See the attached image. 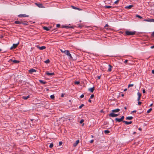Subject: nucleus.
Listing matches in <instances>:
<instances>
[{
	"mask_svg": "<svg viewBox=\"0 0 154 154\" xmlns=\"http://www.w3.org/2000/svg\"><path fill=\"white\" fill-rule=\"evenodd\" d=\"M136 33V32L134 31H129L128 30H126L125 32V35H134Z\"/></svg>",
	"mask_w": 154,
	"mask_h": 154,
	"instance_id": "1",
	"label": "nucleus"
},
{
	"mask_svg": "<svg viewBox=\"0 0 154 154\" xmlns=\"http://www.w3.org/2000/svg\"><path fill=\"white\" fill-rule=\"evenodd\" d=\"M109 116L112 117H116L119 115V114H115L114 112H112L109 114Z\"/></svg>",
	"mask_w": 154,
	"mask_h": 154,
	"instance_id": "2",
	"label": "nucleus"
},
{
	"mask_svg": "<svg viewBox=\"0 0 154 154\" xmlns=\"http://www.w3.org/2000/svg\"><path fill=\"white\" fill-rule=\"evenodd\" d=\"M69 57V59H72V57L71 55V54L70 53L69 51L68 50H67L66 53H65Z\"/></svg>",
	"mask_w": 154,
	"mask_h": 154,
	"instance_id": "3",
	"label": "nucleus"
},
{
	"mask_svg": "<svg viewBox=\"0 0 154 154\" xmlns=\"http://www.w3.org/2000/svg\"><path fill=\"white\" fill-rule=\"evenodd\" d=\"M143 21L146 22H154V19H144L143 20Z\"/></svg>",
	"mask_w": 154,
	"mask_h": 154,
	"instance_id": "4",
	"label": "nucleus"
},
{
	"mask_svg": "<svg viewBox=\"0 0 154 154\" xmlns=\"http://www.w3.org/2000/svg\"><path fill=\"white\" fill-rule=\"evenodd\" d=\"M19 42H18L17 44H13V45L12 46L11 48L10 49H12L13 48H16L17 47V46L19 45Z\"/></svg>",
	"mask_w": 154,
	"mask_h": 154,
	"instance_id": "5",
	"label": "nucleus"
},
{
	"mask_svg": "<svg viewBox=\"0 0 154 154\" xmlns=\"http://www.w3.org/2000/svg\"><path fill=\"white\" fill-rule=\"evenodd\" d=\"M29 16V15H26V14H20L18 15V17H28Z\"/></svg>",
	"mask_w": 154,
	"mask_h": 154,
	"instance_id": "6",
	"label": "nucleus"
},
{
	"mask_svg": "<svg viewBox=\"0 0 154 154\" xmlns=\"http://www.w3.org/2000/svg\"><path fill=\"white\" fill-rule=\"evenodd\" d=\"M36 72V70L33 69H30L29 70V72L31 74L33 72Z\"/></svg>",
	"mask_w": 154,
	"mask_h": 154,
	"instance_id": "7",
	"label": "nucleus"
},
{
	"mask_svg": "<svg viewBox=\"0 0 154 154\" xmlns=\"http://www.w3.org/2000/svg\"><path fill=\"white\" fill-rule=\"evenodd\" d=\"M11 61L12 62L14 63H18L20 62V61L19 60H13L12 59H10L9 61L10 62Z\"/></svg>",
	"mask_w": 154,
	"mask_h": 154,
	"instance_id": "8",
	"label": "nucleus"
},
{
	"mask_svg": "<svg viewBox=\"0 0 154 154\" xmlns=\"http://www.w3.org/2000/svg\"><path fill=\"white\" fill-rule=\"evenodd\" d=\"M46 74L48 75H54V72L49 73L48 72H46Z\"/></svg>",
	"mask_w": 154,
	"mask_h": 154,
	"instance_id": "9",
	"label": "nucleus"
},
{
	"mask_svg": "<svg viewBox=\"0 0 154 154\" xmlns=\"http://www.w3.org/2000/svg\"><path fill=\"white\" fill-rule=\"evenodd\" d=\"M137 94L138 96V97L137 98V100L138 101H139L140 100V97L141 96V94L139 92H138L137 93Z\"/></svg>",
	"mask_w": 154,
	"mask_h": 154,
	"instance_id": "10",
	"label": "nucleus"
},
{
	"mask_svg": "<svg viewBox=\"0 0 154 154\" xmlns=\"http://www.w3.org/2000/svg\"><path fill=\"white\" fill-rule=\"evenodd\" d=\"M120 111V109H116L112 110V112H119Z\"/></svg>",
	"mask_w": 154,
	"mask_h": 154,
	"instance_id": "11",
	"label": "nucleus"
},
{
	"mask_svg": "<svg viewBox=\"0 0 154 154\" xmlns=\"http://www.w3.org/2000/svg\"><path fill=\"white\" fill-rule=\"evenodd\" d=\"M108 66L109 67H108V71L110 72L112 70V66H111V65L110 64H109L108 65Z\"/></svg>",
	"mask_w": 154,
	"mask_h": 154,
	"instance_id": "12",
	"label": "nucleus"
},
{
	"mask_svg": "<svg viewBox=\"0 0 154 154\" xmlns=\"http://www.w3.org/2000/svg\"><path fill=\"white\" fill-rule=\"evenodd\" d=\"M123 122L125 123L126 125H129L132 123V121H130L129 122H128L126 121H123Z\"/></svg>",
	"mask_w": 154,
	"mask_h": 154,
	"instance_id": "13",
	"label": "nucleus"
},
{
	"mask_svg": "<svg viewBox=\"0 0 154 154\" xmlns=\"http://www.w3.org/2000/svg\"><path fill=\"white\" fill-rule=\"evenodd\" d=\"M115 120L116 121L118 122H120L122 121V120L121 119V118L119 119L118 118H116L115 119Z\"/></svg>",
	"mask_w": 154,
	"mask_h": 154,
	"instance_id": "14",
	"label": "nucleus"
},
{
	"mask_svg": "<svg viewBox=\"0 0 154 154\" xmlns=\"http://www.w3.org/2000/svg\"><path fill=\"white\" fill-rule=\"evenodd\" d=\"M79 140H76L75 142V143H74L73 144V146H76L77 144H78V143H79Z\"/></svg>",
	"mask_w": 154,
	"mask_h": 154,
	"instance_id": "15",
	"label": "nucleus"
},
{
	"mask_svg": "<svg viewBox=\"0 0 154 154\" xmlns=\"http://www.w3.org/2000/svg\"><path fill=\"white\" fill-rule=\"evenodd\" d=\"M38 48L40 50H42L45 49L46 48V47L45 46H42L41 47H38Z\"/></svg>",
	"mask_w": 154,
	"mask_h": 154,
	"instance_id": "16",
	"label": "nucleus"
},
{
	"mask_svg": "<svg viewBox=\"0 0 154 154\" xmlns=\"http://www.w3.org/2000/svg\"><path fill=\"white\" fill-rule=\"evenodd\" d=\"M22 24H23L24 25H27L28 24V23L26 21H25L24 22L22 21Z\"/></svg>",
	"mask_w": 154,
	"mask_h": 154,
	"instance_id": "17",
	"label": "nucleus"
},
{
	"mask_svg": "<svg viewBox=\"0 0 154 154\" xmlns=\"http://www.w3.org/2000/svg\"><path fill=\"white\" fill-rule=\"evenodd\" d=\"M14 23L16 24H21L22 23V21H15Z\"/></svg>",
	"mask_w": 154,
	"mask_h": 154,
	"instance_id": "18",
	"label": "nucleus"
},
{
	"mask_svg": "<svg viewBox=\"0 0 154 154\" xmlns=\"http://www.w3.org/2000/svg\"><path fill=\"white\" fill-rule=\"evenodd\" d=\"M133 7V5H130L128 6H126L125 7V8H128V9H131V8H132Z\"/></svg>",
	"mask_w": 154,
	"mask_h": 154,
	"instance_id": "19",
	"label": "nucleus"
},
{
	"mask_svg": "<svg viewBox=\"0 0 154 154\" xmlns=\"http://www.w3.org/2000/svg\"><path fill=\"white\" fill-rule=\"evenodd\" d=\"M133 118V117L132 116H128L126 118V119L127 120H131Z\"/></svg>",
	"mask_w": 154,
	"mask_h": 154,
	"instance_id": "20",
	"label": "nucleus"
},
{
	"mask_svg": "<svg viewBox=\"0 0 154 154\" xmlns=\"http://www.w3.org/2000/svg\"><path fill=\"white\" fill-rule=\"evenodd\" d=\"M94 90V87H93L92 88H91L89 89V90L92 93L93 92Z\"/></svg>",
	"mask_w": 154,
	"mask_h": 154,
	"instance_id": "21",
	"label": "nucleus"
},
{
	"mask_svg": "<svg viewBox=\"0 0 154 154\" xmlns=\"http://www.w3.org/2000/svg\"><path fill=\"white\" fill-rule=\"evenodd\" d=\"M36 5L39 8H42L43 5H42L41 4H37L36 3Z\"/></svg>",
	"mask_w": 154,
	"mask_h": 154,
	"instance_id": "22",
	"label": "nucleus"
},
{
	"mask_svg": "<svg viewBox=\"0 0 154 154\" xmlns=\"http://www.w3.org/2000/svg\"><path fill=\"white\" fill-rule=\"evenodd\" d=\"M43 29L44 30H46L47 31H48L50 30L49 29V28H48V27H46V26H44V27H43Z\"/></svg>",
	"mask_w": 154,
	"mask_h": 154,
	"instance_id": "23",
	"label": "nucleus"
},
{
	"mask_svg": "<svg viewBox=\"0 0 154 154\" xmlns=\"http://www.w3.org/2000/svg\"><path fill=\"white\" fill-rule=\"evenodd\" d=\"M62 27L63 28H72V26H63Z\"/></svg>",
	"mask_w": 154,
	"mask_h": 154,
	"instance_id": "24",
	"label": "nucleus"
},
{
	"mask_svg": "<svg viewBox=\"0 0 154 154\" xmlns=\"http://www.w3.org/2000/svg\"><path fill=\"white\" fill-rule=\"evenodd\" d=\"M29 95H28L26 97H25V96H23L22 97V98L23 99H24V100H26L28 98H29Z\"/></svg>",
	"mask_w": 154,
	"mask_h": 154,
	"instance_id": "25",
	"label": "nucleus"
},
{
	"mask_svg": "<svg viewBox=\"0 0 154 154\" xmlns=\"http://www.w3.org/2000/svg\"><path fill=\"white\" fill-rule=\"evenodd\" d=\"M39 81L40 83L42 84H45L46 83V82L45 81H44L42 80H39Z\"/></svg>",
	"mask_w": 154,
	"mask_h": 154,
	"instance_id": "26",
	"label": "nucleus"
},
{
	"mask_svg": "<svg viewBox=\"0 0 154 154\" xmlns=\"http://www.w3.org/2000/svg\"><path fill=\"white\" fill-rule=\"evenodd\" d=\"M72 7L74 9H77V10H80L81 9L79 8H76V7H75L73 6H72Z\"/></svg>",
	"mask_w": 154,
	"mask_h": 154,
	"instance_id": "27",
	"label": "nucleus"
},
{
	"mask_svg": "<svg viewBox=\"0 0 154 154\" xmlns=\"http://www.w3.org/2000/svg\"><path fill=\"white\" fill-rule=\"evenodd\" d=\"M104 133L105 134H108L109 133V132H110V131H109V130H105L104 131Z\"/></svg>",
	"mask_w": 154,
	"mask_h": 154,
	"instance_id": "28",
	"label": "nucleus"
},
{
	"mask_svg": "<svg viewBox=\"0 0 154 154\" xmlns=\"http://www.w3.org/2000/svg\"><path fill=\"white\" fill-rule=\"evenodd\" d=\"M49 62L50 60L49 59H48L45 61V63H49Z\"/></svg>",
	"mask_w": 154,
	"mask_h": 154,
	"instance_id": "29",
	"label": "nucleus"
},
{
	"mask_svg": "<svg viewBox=\"0 0 154 154\" xmlns=\"http://www.w3.org/2000/svg\"><path fill=\"white\" fill-rule=\"evenodd\" d=\"M105 7L107 8H112V7L110 6H105Z\"/></svg>",
	"mask_w": 154,
	"mask_h": 154,
	"instance_id": "30",
	"label": "nucleus"
},
{
	"mask_svg": "<svg viewBox=\"0 0 154 154\" xmlns=\"http://www.w3.org/2000/svg\"><path fill=\"white\" fill-rule=\"evenodd\" d=\"M53 145H54V144H53V143H51L50 145H49V147L50 148H52L53 147Z\"/></svg>",
	"mask_w": 154,
	"mask_h": 154,
	"instance_id": "31",
	"label": "nucleus"
},
{
	"mask_svg": "<svg viewBox=\"0 0 154 154\" xmlns=\"http://www.w3.org/2000/svg\"><path fill=\"white\" fill-rule=\"evenodd\" d=\"M152 108L149 109L148 110H147V113H149L152 111Z\"/></svg>",
	"mask_w": 154,
	"mask_h": 154,
	"instance_id": "32",
	"label": "nucleus"
},
{
	"mask_svg": "<svg viewBox=\"0 0 154 154\" xmlns=\"http://www.w3.org/2000/svg\"><path fill=\"white\" fill-rule=\"evenodd\" d=\"M51 98L52 99H54V95H52L50 96Z\"/></svg>",
	"mask_w": 154,
	"mask_h": 154,
	"instance_id": "33",
	"label": "nucleus"
},
{
	"mask_svg": "<svg viewBox=\"0 0 154 154\" xmlns=\"http://www.w3.org/2000/svg\"><path fill=\"white\" fill-rule=\"evenodd\" d=\"M136 17H137L138 18H140V19H142V17L140 16L139 15H136Z\"/></svg>",
	"mask_w": 154,
	"mask_h": 154,
	"instance_id": "34",
	"label": "nucleus"
},
{
	"mask_svg": "<svg viewBox=\"0 0 154 154\" xmlns=\"http://www.w3.org/2000/svg\"><path fill=\"white\" fill-rule=\"evenodd\" d=\"M84 106V104H81L79 107V108L81 109L82 108V107Z\"/></svg>",
	"mask_w": 154,
	"mask_h": 154,
	"instance_id": "35",
	"label": "nucleus"
},
{
	"mask_svg": "<svg viewBox=\"0 0 154 154\" xmlns=\"http://www.w3.org/2000/svg\"><path fill=\"white\" fill-rule=\"evenodd\" d=\"M75 84L79 85L80 84V82L79 81L75 82L74 83Z\"/></svg>",
	"mask_w": 154,
	"mask_h": 154,
	"instance_id": "36",
	"label": "nucleus"
},
{
	"mask_svg": "<svg viewBox=\"0 0 154 154\" xmlns=\"http://www.w3.org/2000/svg\"><path fill=\"white\" fill-rule=\"evenodd\" d=\"M134 86V85L133 84H129V85H128V88H129L130 87H132V86Z\"/></svg>",
	"mask_w": 154,
	"mask_h": 154,
	"instance_id": "37",
	"label": "nucleus"
},
{
	"mask_svg": "<svg viewBox=\"0 0 154 154\" xmlns=\"http://www.w3.org/2000/svg\"><path fill=\"white\" fill-rule=\"evenodd\" d=\"M60 51H61V52L62 53H65L67 50H65L64 51L62 49H60Z\"/></svg>",
	"mask_w": 154,
	"mask_h": 154,
	"instance_id": "38",
	"label": "nucleus"
},
{
	"mask_svg": "<svg viewBox=\"0 0 154 154\" xmlns=\"http://www.w3.org/2000/svg\"><path fill=\"white\" fill-rule=\"evenodd\" d=\"M94 95L93 94H91V96L90 99H92L94 97Z\"/></svg>",
	"mask_w": 154,
	"mask_h": 154,
	"instance_id": "39",
	"label": "nucleus"
},
{
	"mask_svg": "<svg viewBox=\"0 0 154 154\" xmlns=\"http://www.w3.org/2000/svg\"><path fill=\"white\" fill-rule=\"evenodd\" d=\"M84 122V120L83 119L81 120L80 122V123L81 124H82Z\"/></svg>",
	"mask_w": 154,
	"mask_h": 154,
	"instance_id": "40",
	"label": "nucleus"
},
{
	"mask_svg": "<svg viewBox=\"0 0 154 154\" xmlns=\"http://www.w3.org/2000/svg\"><path fill=\"white\" fill-rule=\"evenodd\" d=\"M124 119V116H122V117L121 118V119L122 120V121L123 122V120Z\"/></svg>",
	"mask_w": 154,
	"mask_h": 154,
	"instance_id": "41",
	"label": "nucleus"
},
{
	"mask_svg": "<svg viewBox=\"0 0 154 154\" xmlns=\"http://www.w3.org/2000/svg\"><path fill=\"white\" fill-rule=\"evenodd\" d=\"M119 1V0H117V1H116L115 2H114V3L115 4H117Z\"/></svg>",
	"mask_w": 154,
	"mask_h": 154,
	"instance_id": "42",
	"label": "nucleus"
},
{
	"mask_svg": "<svg viewBox=\"0 0 154 154\" xmlns=\"http://www.w3.org/2000/svg\"><path fill=\"white\" fill-rule=\"evenodd\" d=\"M56 26L57 27H59L60 26V24H57Z\"/></svg>",
	"mask_w": 154,
	"mask_h": 154,
	"instance_id": "43",
	"label": "nucleus"
},
{
	"mask_svg": "<svg viewBox=\"0 0 154 154\" xmlns=\"http://www.w3.org/2000/svg\"><path fill=\"white\" fill-rule=\"evenodd\" d=\"M84 97V95L83 94H82V95L80 96V97L81 98H83Z\"/></svg>",
	"mask_w": 154,
	"mask_h": 154,
	"instance_id": "44",
	"label": "nucleus"
},
{
	"mask_svg": "<svg viewBox=\"0 0 154 154\" xmlns=\"http://www.w3.org/2000/svg\"><path fill=\"white\" fill-rule=\"evenodd\" d=\"M141 103H142L141 102L139 101H138V104L139 105H140L141 104Z\"/></svg>",
	"mask_w": 154,
	"mask_h": 154,
	"instance_id": "45",
	"label": "nucleus"
},
{
	"mask_svg": "<svg viewBox=\"0 0 154 154\" xmlns=\"http://www.w3.org/2000/svg\"><path fill=\"white\" fill-rule=\"evenodd\" d=\"M62 144V142L61 141L59 142V145L60 146Z\"/></svg>",
	"mask_w": 154,
	"mask_h": 154,
	"instance_id": "46",
	"label": "nucleus"
},
{
	"mask_svg": "<svg viewBox=\"0 0 154 154\" xmlns=\"http://www.w3.org/2000/svg\"><path fill=\"white\" fill-rule=\"evenodd\" d=\"M128 61V60H126L124 61V63H126Z\"/></svg>",
	"mask_w": 154,
	"mask_h": 154,
	"instance_id": "47",
	"label": "nucleus"
},
{
	"mask_svg": "<svg viewBox=\"0 0 154 154\" xmlns=\"http://www.w3.org/2000/svg\"><path fill=\"white\" fill-rule=\"evenodd\" d=\"M145 92H146V91H145V89H143V93H145Z\"/></svg>",
	"mask_w": 154,
	"mask_h": 154,
	"instance_id": "48",
	"label": "nucleus"
},
{
	"mask_svg": "<svg viewBox=\"0 0 154 154\" xmlns=\"http://www.w3.org/2000/svg\"><path fill=\"white\" fill-rule=\"evenodd\" d=\"M152 37H154V32H153L152 33Z\"/></svg>",
	"mask_w": 154,
	"mask_h": 154,
	"instance_id": "49",
	"label": "nucleus"
},
{
	"mask_svg": "<svg viewBox=\"0 0 154 154\" xmlns=\"http://www.w3.org/2000/svg\"><path fill=\"white\" fill-rule=\"evenodd\" d=\"M65 94H62L61 95V97H63L64 96Z\"/></svg>",
	"mask_w": 154,
	"mask_h": 154,
	"instance_id": "50",
	"label": "nucleus"
},
{
	"mask_svg": "<svg viewBox=\"0 0 154 154\" xmlns=\"http://www.w3.org/2000/svg\"><path fill=\"white\" fill-rule=\"evenodd\" d=\"M94 142V140H91L90 141V143H92L93 142Z\"/></svg>",
	"mask_w": 154,
	"mask_h": 154,
	"instance_id": "51",
	"label": "nucleus"
},
{
	"mask_svg": "<svg viewBox=\"0 0 154 154\" xmlns=\"http://www.w3.org/2000/svg\"><path fill=\"white\" fill-rule=\"evenodd\" d=\"M150 48L152 49V48H154V45L153 46H151V47H150Z\"/></svg>",
	"mask_w": 154,
	"mask_h": 154,
	"instance_id": "52",
	"label": "nucleus"
},
{
	"mask_svg": "<svg viewBox=\"0 0 154 154\" xmlns=\"http://www.w3.org/2000/svg\"><path fill=\"white\" fill-rule=\"evenodd\" d=\"M108 26H109L108 25V24H106L105 25V27H108Z\"/></svg>",
	"mask_w": 154,
	"mask_h": 154,
	"instance_id": "53",
	"label": "nucleus"
},
{
	"mask_svg": "<svg viewBox=\"0 0 154 154\" xmlns=\"http://www.w3.org/2000/svg\"><path fill=\"white\" fill-rule=\"evenodd\" d=\"M152 74H154V70H152Z\"/></svg>",
	"mask_w": 154,
	"mask_h": 154,
	"instance_id": "54",
	"label": "nucleus"
},
{
	"mask_svg": "<svg viewBox=\"0 0 154 154\" xmlns=\"http://www.w3.org/2000/svg\"><path fill=\"white\" fill-rule=\"evenodd\" d=\"M97 77H98V79H100V76H98Z\"/></svg>",
	"mask_w": 154,
	"mask_h": 154,
	"instance_id": "55",
	"label": "nucleus"
},
{
	"mask_svg": "<svg viewBox=\"0 0 154 154\" xmlns=\"http://www.w3.org/2000/svg\"><path fill=\"white\" fill-rule=\"evenodd\" d=\"M106 29L107 30H110V28H106Z\"/></svg>",
	"mask_w": 154,
	"mask_h": 154,
	"instance_id": "56",
	"label": "nucleus"
},
{
	"mask_svg": "<svg viewBox=\"0 0 154 154\" xmlns=\"http://www.w3.org/2000/svg\"><path fill=\"white\" fill-rule=\"evenodd\" d=\"M136 112V110H134L132 112Z\"/></svg>",
	"mask_w": 154,
	"mask_h": 154,
	"instance_id": "57",
	"label": "nucleus"
},
{
	"mask_svg": "<svg viewBox=\"0 0 154 154\" xmlns=\"http://www.w3.org/2000/svg\"><path fill=\"white\" fill-rule=\"evenodd\" d=\"M88 101L89 102H90V103H91V100L90 99H89L88 100Z\"/></svg>",
	"mask_w": 154,
	"mask_h": 154,
	"instance_id": "58",
	"label": "nucleus"
},
{
	"mask_svg": "<svg viewBox=\"0 0 154 154\" xmlns=\"http://www.w3.org/2000/svg\"><path fill=\"white\" fill-rule=\"evenodd\" d=\"M139 130H140V131H141L142 130V129L141 128H139V129H138Z\"/></svg>",
	"mask_w": 154,
	"mask_h": 154,
	"instance_id": "59",
	"label": "nucleus"
},
{
	"mask_svg": "<svg viewBox=\"0 0 154 154\" xmlns=\"http://www.w3.org/2000/svg\"><path fill=\"white\" fill-rule=\"evenodd\" d=\"M127 90V89L126 88V89H125L124 90V91H126Z\"/></svg>",
	"mask_w": 154,
	"mask_h": 154,
	"instance_id": "60",
	"label": "nucleus"
},
{
	"mask_svg": "<svg viewBox=\"0 0 154 154\" xmlns=\"http://www.w3.org/2000/svg\"><path fill=\"white\" fill-rule=\"evenodd\" d=\"M136 133V132H134L133 133V134H135Z\"/></svg>",
	"mask_w": 154,
	"mask_h": 154,
	"instance_id": "61",
	"label": "nucleus"
},
{
	"mask_svg": "<svg viewBox=\"0 0 154 154\" xmlns=\"http://www.w3.org/2000/svg\"><path fill=\"white\" fill-rule=\"evenodd\" d=\"M152 103H151L150 105V106H152Z\"/></svg>",
	"mask_w": 154,
	"mask_h": 154,
	"instance_id": "62",
	"label": "nucleus"
},
{
	"mask_svg": "<svg viewBox=\"0 0 154 154\" xmlns=\"http://www.w3.org/2000/svg\"><path fill=\"white\" fill-rule=\"evenodd\" d=\"M121 95L123 97L124 96V94H122Z\"/></svg>",
	"mask_w": 154,
	"mask_h": 154,
	"instance_id": "63",
	"label": "nucleus"
},
{
	"mask_svg": "<svg viewBox=\"0 0 154 154\" xmlns=\"http://www.w3.org/2000/svg\"><path fill=\"white\" fill-rule=\"evenodd\" d=\"M124 109H127V107H124Z\"/></svg>",
	"mask_w": 154,
	"mask_h": 154,
	"instance_id": "64",
	"label": "nucleus"
}]
</instances>
